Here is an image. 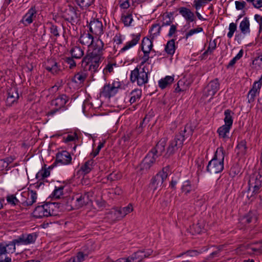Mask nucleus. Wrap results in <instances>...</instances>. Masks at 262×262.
Returning a JSON list of instances; mask_svg holds the SVG:
<instances>
[{
    "label": "nucleus",
    "instance_id": "nucleus-12",
    "mask_svg": "<svg viewBox=\"0 0 262 262\" xmlns=\"http://www.w3.org/2000/svg\"><path fill=\"white\" fill-rule=\"evenodd\" d=\"M15 252L13 247L10 242L3 241L0 243V260H4L5 257H9L8 254Z\"/></svg>",
    "mask_w": 262,
    "mask_h": 262
},
{
    "label": "nucleus",
    "instance_id": "nucleus-47",
    "mask_svg": "<svg viewBox=\"0 0 262 262\" xmlns=\"http://www.w3.org/2000/svg\"><path fill=\"white\" fill-rule=\"evenodd\" d=\"M216 41L215 40H213V46L212 47V48L211 49L210 46H209L208 47L207 50H206L201 56V59H205L207 58V56H208V54H211L213 52V51L216 49Z\"/></svg>",
    "mask_w": 262,
    "mask_h": 262
},
{
    "label": "nucleus",
    "instance_id": "nucleus-56",
    "mask_svg": "<svg viewBox=\"0 0 262 262\" xmlns=\"http://www.w3.org/2000/svg\"><path fill=\"white\" fill-rule=\"evenodd\" d=\"M169 171H170V167H169V166L168 165V166H166L163 167L162 170L160 171L159 172H158V173L160 175L162 176V177L164 179L166 180L168 176Z\"/></svg>",
    "mask_w": 262,
    "mask_h": 262
},
{
    "label": "nucleus",
    "instance_id": "nucleus-1",
    "mask_svg": "<svg viewBox=\"0 0 262 262\" xmlns=\"http://www.w3.org/2000/svg\"><path fill=\"white\" fill-rule=\"evenodd\" d=\"M104 43L98 38L96 39L94 48L92 51L89 50L86 55L83 58L81 66L85 70H88L92 73H94L98 71V68L103 59V51L104 50Z\"/></svg>",
    "mask_w": 262,
    "mask_h": 262
},
{
    "label": "nucleus",
    "instance_id": "nucleus-57",
    "mask_svg": "<svg viewBox=\"0 0 262 262\" xmlns=\"http://www.w3.org/2000/svg\"><path fill=\"white\" fill-rule=\"evenodd\" d=\"M203 31V29L202 27H198L195 29L190 30L185 35L186 39H187L189 36L193 34L201 32Z\"/></svg>",
    "mask_w": 262,
    "mask_h": 262
},
{
    "label": "nucleus",
    "instance_id": "nucleus-23",
    "mask_svg": "<svg viewBox=\"0 0 262 262\" xmlns=\"http://www.w3.org/2000/svg\"><path fill=\"white\" fill-rule=\"evenodd\" d=\"M132 36H133V39L131 41H129L127 42L126 45L122 48L120 51V53H122L127 50L129 49V48H132V47L135 46L137 44L139 40L140 39L141 34L140 33H138L137 34H132Z\"/></svg>",
    "mask_w": 262,
    "mask_h": 262
},
{
    "label": "nucleus",
    "instance_id": "nucleus-49",
    "mask_svg": "<svg viewBox=\"0 0 262 262\" xmlns=\"http://www.w3.org/2000/svg\"><path fill=\"white\" fill-rule=\"evenodd\" d=\"M173 14V13L170 12L169 14H167L163 16V21L161 27L171 25L172 22V20H171L170 18L172 16ZM172 19H173V18H172Z\"/></svg>",
    "mask_w": 262,
    "mask_h": 262
},
{
    "label": "nucleus",
    "instance_id": "nucleus-42",
    "mask_svg": "<svg viewBox=\"0 0 262 262\" xmlns=\"http://www.w3.org/2000/svg\"><path fill=\"white\" fill-rule=\"evenodd\" d=\"M188 90V85H184V82L182 80H179L177 83L174 92L176 93L185 92Z\"/></svg>",
    "mask_w": 262,
    "mask_h": 262
},
{
    "label": "nucleus",
    "instance_id": "nucleus-62",
    "mask_svg": "<svg viewBox=\"0 0 262 262\" xmlns=\"http://www.w3.org/2000/svg\"><path fill=\"white\" fill-rule=\"evenodd\" d=\"M75 139H78V136L76 133H75L74 135H68L66 138H63L65 143L74 141Z\"/></svg>",
    "mask_w": 262,
    "mask_h": 262
},
{
    "label": "nucleus",
    "instance_id": "nucleus-17",
    "mask_svg": "<svg viewBox=\"0 0 262 262\" xmlns=\"http://www.w3.org/2000/svg\"><path fill=\"white\" fill-rule=\"evenodd\" d=\"M165 180V179L162 176L157 173L151 178L149 186L154 191L158 189L160 190L162 188V184Z\"/></svg>",
    "mask_w": 262,
    "mask_h": 262
},
{
    "label": "nucleus",
    "instance_id": "nucleus-3",
    "mask_svg": "<svg viewBox=\"0 0 262 262\" xmlns=\"http://www.w3.org/2000/svg\"><path fill=\"white\" fill-rule=\"evenodd\" d=\"M92 194L90 192L77 193L71 199V207L72 209H78L92 203Z\"/></svg>",
    "mask_w": 262,
    "mask_h": 262
},
{
    "label": "nucleus",
    "instance_id": "nucleus-33",
    "mask_svg": "<svg viewBox=\"0 0 262 262\" xmlns=\"http://www.w3.org/2000/svg\"><path fill=\"white\" fill-rule=\"evenodd\" d=\"M164 50L169 55H173L174 54L176 50L175 40L174 39L167 41Z\"/></svg>",
    "mask_w": 262,
    "mask_h": 262
},
{
    "label": "nucleus",
    "instance_id": "nucleus-50",
    "mask_svg": "<svg viewBox=\"0 0 262 262\" xmlns=\"http://www.w3.org/2000/svg\"><path fill=\"white\" fill-rule=\"evenodd\" d=\"M121 177H122V175L120 172H113L110 173L107 176V180H109L110 181H117V180L120 179L121 178Z\"/></svg>",
    "mask_w": 262,
    "mask_h": 262
},
{
    "label": "nucleus",
    "instance_id": "nucleus-20",
    "mask_svg": "<svg viewBox=\"0 0 262 262\" xmlns=\"http://www.w3.org/2000/svg\"><path fill=\"white\" fill-rule=\"evenodd\" d=\"M79 41L81 44L86 45L93 49L96 40L94 41L93 35L88 33L82 35L79 38Z\"/></svg>",
    "mask_w": 262,
    "mask_h": 262
},
{
    "label": "nucleus",
    "instance_id": "nucleus-32",
    "mask_svg": "<svg viewBox=\"0 0 262 262\" xmlns=\"http://www.w3.org/2000/svg\"><path fill=\"white\" fill-rule=\"evenodd\" d=\"M174 80V78L172 76H166L165 78L160 79L159 81V86L162 89L166 88L169 85H170Z\"/></svg>",
    "mask_w": 262,
    "mask_h": 262
},
{
    "label": "nucleus",
    "instance_id": "nucleus-52",
    "mask_svg": "<svg viewBox=\"0 0 262 262\" xmlns=\"http://www.w3.org/2000/svg\"><path fill=\"white\" fill-rule=\"evenodd\" d=\"M64 187V186H61L58 187H55V188L52 193L53 196L56 198H60V196L63 194V190Z\"/></svg>",
    "mask_w": 262,
    "mask_h": 262
},
{
    "label": "nucleus",
    "instance_id": "nucleus-34",
    "mask_svg": "<svg viewBox=\"0 0 262 262\" xmlns=\"http://www.w3.org/2000/svg\"><path fill=\"white\" fill-rule=\"evenodd\" d=\"M70 53L75 59H80L84 55L83 51L80 47L77 46L73 47L70 50Z\"/></svg>",
    "mask_w": 262,
    "mask_h": 262
},
{
    "label": "nucleus",
    "instance_id": "nucleus-38",
    "mask_svg": "<svg viewBox=\"0 0 262 262\" xmlns=\"http://www.w3.org/2000/svg\"><path fill=\"white\" fill-rule=\"evenodd\" d=\"M23 236H24L25 245L34 243L37 237L36 233L23 234Z\"/></svg>",
    "mask_w": 262,
    "mask_h": 262
},
{
    "label": "nucleus",
    "instance_id": "nucleus-63",
    "mask_svg": "<svg viewBox=\"0 0 262 262\" xmlns=\"http://www.w3.org/2000/svg\"><path fill=\"white\" fill-rule=\"evenodd\" d=\"M235 8L237 10H243L246 7V3L244 1H242V2L235 1Z\"/></svg>",
    "mask_w": 262,
    "mask_h": 262
},
{
    "label": "nucleus",
    "instance_id": "nucleus-64",
    "mask_svg": "<svg viewBox=\"0 0 262 262\" xmlns=\"http://www.w3.org/2000/svg\"><path fill=\"white\" fill-rule=\"evenodd\" d=\"M253 219H255V217H254V215L252 212H249L244 217L245 222L247 224L251 223Z\"/></svg>",
    "mask_w": 262,
    "mask_h": 262
},
{
    "label": "nucleus",
    "instance_id": "nucleus-61",
    "mask_svg": "<svg viewBox=\"0 0 262 262\" xmlns=\"http://www.w3.org/2000/svg\"><path fill=\"white\" fill-rule=\"evenodd\" d=\"M74 58L73 56L71 57H67L65 59V61L70 65V68L73 69L74 67H76V64L75 61L74 60Z\"/></svg>",
    "mask_w": 262,
    "mask_h": 262
},
{
    "label": "nucleus",
    "instance_id": "nucleus-16",
    "mask_svg": "<svg viewBox=\"0 0 262 262\" xmlns=\"http://www.w3.org/2000/svg\"><path fill=\"white\" fill-rule=\"evenodd\" d=\"M36 13L37 11L35 7H32L29 9L27 13L23 17L20 22L24 24L25 26L31 24L33 22V19L36 18Z\"/></svg>",
    "mask_w": 262,
    "mask_h": 262
},
{
    "label": "nucleus",
    "instance_id": "nucleus-37",
    "mask_svg": "<svg viewBox=\"0 0 262 262\" xmlns=\"http://www.w3.org/2000/svg\"><path fill=\"white\" fill-rule=\"evenodd\" d=\"M87 75L82 72L75 74L72 79V81L75 83H83L86 78Z\"/></svg>",
    "mask_w": 262,
    "mask_h": 262
},
{
    "label": "nucleus",
    "instance_id": "nucleus-30",
    "mask_svg": "<svg viewBox=\"0 0 262 262\" xmlns=\"http://www.w3.org/2000/svg\"><path fill=\"white\" fill-rule=\"evenodd\" d=\"M53 166L52 165L49 166L48 168H42L36 174V178L39 181L43 180L45 178L49 177L50 174L49 169L52 168Z\"/></svg>",
    "mask_w": 262,
    "mask_h": 262
},
{
    "label": "nucleus",
    "instance_id": "nucleus-8",
    "mask_svg": "<svg viewBox=\"0 0 262 262\" xmlns=\"http://www.w3.org/2000/svg\"><path fill=\"white\" fill-rule=\"evenodd\" d=\"M183 144L181 140L174 137L173 140L169 142L164 157L167 158L173 155L179 148H182Z\"/></svg>",
    "mask_w": 262,
    "mask_h": 262
},
{
    "label": "nucleus",
    "instance_id": "nucleus-22",
    "mask_svg": "<svg viewBox=\"0 0 262 262\" xmlns=\"http://www.w3.org/2000/svg\"><path fill=\"white\" fill-rule=\"evenodd\" d=\"M196 189V186L192 183L190 180H187L184 182L182 187V192L185 195H187L192 191H194Z\"/></svg>",
    "mask_w": 262,
    "mask_h": 262
},
{
    "label": "nucleus",
    "instance_id": "nucleus-5",
    "mask_svg": "<svg viewBox=\"0 0 262 262\" xmlns=\"http://www.w3.org/2000/svg\"><path fill=\"white\" fill-rule=\"evenodd\" d=\"M55 203H47L41 205H38L34 209L32 215L36 219L54 215L53 207Z\"/></svg>",
    "mask_w": 262,
    "mask_h": 262
},
{
    "label": "nucleus",
    "instance_id": "nucleus-58",
    "mask_svg": "<svg viewBox=\"0 0 262 262\" xmlns=\"http://www.w3.org/2000/svg\"><path fill=\"white\" fill-rule=\"evenodd\" d=\"M105 143V141H104L103 142H99L98 146H97V148L95 149V151H93V152L91 154V155H93V157H96L97 156L101 149L103 147L104 144Z\"/></svg>",
    "mask_w": 262,
    "mask_h": 262
},
{
    "label": "nucleus",
    "instance_id": "nucleus-19",
    "mask_svg": "<svg viewBox=\"0 0 262 262\" xmlns=\"http://www.w3.org/2000/svg\"><path fill=\"white\" fill-rule=\"evenodd\" d=\"M145 258L142 250H138L127 258H121V262H140Z\"/></svg>",
    "mask_w": 262,
    "mask_h": 262
},
{
    "label": "nucleus",
    "instance_id": "nucleus-26",
    "mask_svg": "<svg viewBox=\"0 0 262 262\" xmlns=\"http://www.w3.org/2000/svg\"><path fill=\"white\" fill-rule=\"evenodd\" d=\"M95 165V163L93 159L89 160L81 166L80 170L84 174H88L93 169Z\"/></svg>",
    "mask_w": 262,
    "mask_h": 262
},
{
    "label": "nucleus",
    "instance_id": "nucleus-55",
    "mask_svg": "<svg viewBox=\"0 0 262 262\" xmlns=\"http://www.w3.org/2000/svg\"><path fill=\"white\" fill-rule=\"evenodd\" d=\"M139 75V70L138 67H136L134 70L132 71L130 79L132 82H134L136 81H137L138 77Z\"/></svg>",
    "mask_w": 262,
    "mask_h": 262
},
{
    "label": "nucleus",
    "instance_id": "nucleus-44",
    "mask_svg": "<svg viewBox=\"0 0 262 262\" xmlns=\"http://www.w3.org/2000/svg\"><path fill=\"white\" fill-rule=\"evenodd\" d=\"M12 247H13L14 250L15 251L16 245L19 246L21 245H25V243L24 239L23 234L18 236L17 238L13 239L12 241H10Z\"/></svg>",
    "mask_w": 262,
    "mask_h": 262
},
{
    "label": "nucleus",
    "instance_id": "nucleus-43",
    "mask_svg": "<svg viewBox=\"0 0 262 262\" xmlns=\"http://www.w3.org/2000/svg\"><path fill=\"white\" fill-rule=\"evenodd\" d=\"M207 88L210 89L211 91H213V92L216 93L220 88V83L219 82L218 78H215L211 81Z\"/></svg>",
    "mask_w": 262,
    "mask_h": 262
},
{
    "label": "nucleus",
    "instance_id": "nucleus-18",
    "mask_svg": "<svg viewBox=\"0 0 262 262\" xmlns=\"http://www.w3.org/2000/svg\"><path fill=\"white\" fill-rule=\"evenodd\" d=\"M133 210L132 205L129 204L127 206L123 208H120L115 209L114 211V215L115 219L120 220L125 216L128 213L131 212Z\"/></svg>",
    "mask_w": 262,
    "mask_h": 262
},
{
    "label": "nucleus",
    "instance_id": "nucleus-27",
    "mask_svg": "<svg viewBox=\"0 0 262 262\" xmlns=\"http://www.w3.org/2000/svg\"><path fill=\"white\" fill-rule=\"evenodd\" d=\"M48 63L50 65L46 66V69L53 74H57L60 71L57 63L53 60L48 61Z\"/></svg>",
    "mask_w": 262,
    "mask_h": 262
},
{
    "label": "nucleus",
    "instance_id": "nucleus-48",
    "mask_svg": "<svg viewBox=\"0 0 262 262\" xmlns=\"http://www.w3.org/2000/svg\"><path fill=\"white\" fill-rule=\"evenodd\" d=\"M241 171V168L239 167V165L236 163L234 164L230 168V171H229V175L233 178L235 176L237 175Z\"/></svg>",
    "mask_w": 262,
    "mask_h": 262
},
{
    "label": "nucleus",
    "instance_id": "nucleus-45",
    "mask_svg": "<svg viewBox=\"0 0 262 262\" xmlns=\"http://www.w3.org/2000/svg\"><path fill=\"white\" fill-rule=\"evenodd\" d=\"M202 252V250H189L185 252H183L177 256V257H181L184 255H186L187 256L194 257L197 256L199 254H201Z\"/></svg>",
    "mask_w": 262,
    "mask_h": 262
},
{
    "label": "nucleus",
    "instance_id": "nucleus-28",
    "mask_svg": "<svg viewBox=\"0 0 262 262\" xmlns=\"http://www.w3.org/2000/svg\"><path fill=\"white\" fill-rule=\"evenodd\" d=\"M152 41L147 37H144L142 41L141 50L142 51H146L150 52V51H152L155 52L154 50H152Z\"/></svg>",
    "mask_w": 262,
    "mask_h": 262
},
{
    "label": "nucleus",
    "instance_id": "nucleus-15",
    "mask_svg": "<svg viewBox=\"0 0 262 262\" xmlns=\"http://www.w3.org/2000/svg\"><path fill=\"white\" fill-rule=\"evenodd\" d=\"M90 31L94 34L99 35L103 33V25L98 19H94L89 24Z\"/></svg>",
    "mask_w": 262,
    "mask_h": 262
},
{
    "label": "nucleus",
    "instance_id": "nucleus-41",
    "mask_svg": "<svg viewBox=\"0 0 262 262\" xmlns=\"http://www.w3.org/2000/svg\"><path fill=\"white\" fill-rule=\"evenodd\" d=\"M68 99H52L51 102L52 105L56 106V108H59V110L66 104Z\"/></svg>",
    "mask_w": 262,
    "mask_h": 262
},
{
    "label": "nucleus",
    "instance_id": "nucleus-24",
    "mask_svg": "<svg viewBox=\"0 0 262 262\" xmlns=\"http://www.w3.org/2000/svg\"><path fill=\"white\" fill-rule=\"evenodd\" d=\"M179 13L187 21H193L194 20V13L190 9L186 7H181L179 8Z\"/></svg>",
    "mask_w": 262,
    "mask_h": 262
},
{
    "label": "nucleus",
    "instance_id": "nucleus-54",
    "mask_svg": "<svg viewBox=\"0 0 262 262\" xmlns=\"http://www.w3.org/2000/svg\"><path fill=\"white\" fill-rule=\"evenodd\" d=\"M48 24L50 26V30L51 33L56 37H59V33L58 32V29L57 26L54 25L51 22L49 23Z\"/></svg>",
    "mask_w": 262,
    "mask_h": 262
},
{
    "label": "nucleus",
    "instance_id": "nucleus-10",
    "mask_svg": "<svg viewBox=\"0 0 262 262\" xmlns=\"http://www.w3.org/2000/svg\"><path fill=\"white\" fill-rule=\"evenodd\" d=\"M194 128L191 124H187L184 128H182L180 131L175 135V137L181 140L184 144V141L190 138L193 135Z\"/></svg>",
    "mask_w": 262,
    "mask_h": 262
},
{
    "label": "nucleus",
    "instance_id": "nucleus-9",
    "mask_svg": "<svg viewBox=\"0 0 262 262\" xmlns=\"http://www.w3.org/2000/svg\"><path fill=\"white\" fill-rule=\"evenodd\" d=\"M22 199L21 203L24 206H31L35 203L37 199V193L35 191L31 190L29 188V191H24L21 193Z\"/></svg>",
    "mask_w": 262,
    "mask_h": 262
},
{
    "label": "nucleus",
    "instance_id": "nucleus-51",
    "mask_svg": "<svg viewBox=\"0 0 262 262\" xmlns=\"http://www.w3.org/2000/svg\"><path fill=\"white\" fill-rule=\"evenodd\" d=\"M162 27L160 26L159 25L157 24H153L152 25L151 29L150 30V31L154 32V33L152 34L153 36L152 38L155 36H157L160 34Z\"/></svg>",
    "mask_w": 262,
    "mask_h": 262
},
{
    "label": "nucleus",
    "instance_id": "nucleus-11",
    "mask_svg": "<svg viewBox=\"0 0 262 262\" xmlns=\"http://www.w3.org/2000/svg\"><path fill=\"white\" fill-rule=\"evenodd\" d=\"M157 159L152 154L148 152L139 165L140 171L148 170L155 163Z\"/></svg>",
    "mask_w": 262,
    "mask_h": 262
},
{
    "label": "nucleus",
    "instance_id": "nucleus-4",
    "mask_svg": "<svg viewBox=\"0 0 262 262\" xmlns=\"http://www.w3.org/2000/svg\"><path fill=\"white\" fill-rule=\"evenodd\" d=\"M81 13L76 7L68 5L62 11V17L72 25L77 24L80 20Z\"/></svg>",
    "mask_w": 262,
    "mask_h": 262
},
{
    "label": "nucleus",
    "instance_id": "nucleus-40",
    "mask_svg": "<svg viewBox=\"0 0 262 262\" xmlns=\"http://www.w3.org/2000/svg\"><path fill=\"white\" fill-rule=\"evenodd\" d=\"M231 113L232 112L231 110L229 109L225 110L224 112L225 118L224 119V121L225 125L232 127L233 120Z\"/></svg>",
    "mask_w": 262,
    "mask_h": 262
},
{
    "label": "nucleus",
    "instance_id": "nucleus-53",
    "mask_svg": "<svg viewBox=\"0 0 262 262\" xmlns=\"http://www.w3.org/2000/svg\"><path fill=\"white\" fill-rule=\"evenodd\" d=\"M7 201L9 204L13 205H16L19 203H20L19 200L17 199L14 195H8L7 196Z\"/></svg>",
    "mask_w": 262,
    "mask_h": 262
},
{
    "label": "nucleus",
    "instance_id": "nucleus-13",
    "mask_svg": "<svg viewBox=\"0 0 262 262\" xmlns=\"http://www.w3.org/2000/svg\"><path fill=\"white\" fill-rule=\"evenodd\" d=\"M72 157L70 154L66 150L58 152L56 155L55 161L52 164L53 166L56 165L57 163L61 164L67 165L71 163Z\"/></svg>",
    "mask_w": 262,
    "mask_h": 262
},
{
    "label": "nucleus",
    "instance_id": "nucleus-21",
    "mask_svg": "<svg viewBox=\"0 0 262 262\" xmlns=\"http://www.w3.org/2000/svg\"><path fill=\"white\" fill-rule=\"evenodd\" d=\"M262 85V76L260 79L255 81L252 85V89L249 91L248 96H250L251 98H254L257 96V94L259 93L260 89Z\"/></svg>",
    "mask_w": 262,
    "mask_h": 262
},
{
    "label": "nucleus",
    "instance_id": "nucleus-60",
    "mask_svg": "<svg viewBox=\"0 0 262 262\" xmlns=\"http://www.w3.org/2000/svg\"><path fill=\"white\" fill-rule=\"evenodd\" d=\"M207 0H194L193 7L196 10H199L206 3Z\"/></svg>",
    "mask_w": 262,
    "mask_h": 262
},
{
    "label": "nucleus",
    "instance_id": "nucleus-29",
    "mask_svg": "<svg viewBox=\"0 0 262 262\" xmlns=\"http://www.w3.org/2000/svg\"><path fill=\"white\" fill-rule=\"evenodd\" d=\"M239 29L241 32L244 34L250 33V22L247 17H245L240 23Z\"/></svg>",
    "mask_w": 262,
    "mask_h": 262
},
{
    "label": "nucleus",
    "instance_id": "nucleus-6",
    "mask_svg": "<svg viewBox=\"0 0 262 262\" xmlns=\"http://www.w3.org/2000/svg\"><path fill=\"white\" fill-rule=\"evenodd\" d=\"M121 85L122 83L118 79L114 80L112 84L108 83L103 86L100 92V95L107 98L113 97L121 89Z\"/></svg>",
    "mask_w": 262,
    "mask_h": 262
},
{
    "label": "nucleus",
    "instance_id": "nucleus-31",
    "mask_svg": "<svg viewBox=\"0 0 262 262\" xmlns=\"http://www.w3.org/2000/svg\"><path fill=\"white\" fill-rule=\"evenodd\" d=\"M236 149L238 151L237 154L238 155L243 156L246 154L247 150V142L245 140H242L237 144Z\"/></svg>",
    "mask_w": 262,
    "mask_h": 262
},
{
    "label": "nucleus",
    "instance_id": "nucleus-39",
    "mask_svg": "<svg viewBox=\"0 0 262 262\" xmlns=\"http://www.w3.org/2000/svg\"><path fill=\"white\" fill-rule=\"evenodd\" d=\"M95 0H75L77 4L82 10H86L93 4Z\"/></svg>",
    "mask_w": 262,
    "mask_h": 262
},
{
    "label": "nucleus",
    "instance_id": "nucleus-59",
    "mask_svg": "<svg viewBox=\"0 0 262 262\" xmlns=\"http://www.w3.org/2000/svg\"><path fill=\"white\" fill-rule=\"evenodd\" d=\"M215 93H216L213 92V91H211L210 89L207 87L204 91L203 95L205 97H210V98H212V97L215 95Z\"/></svg>",
    "mask_w": 262,
    "mask_h": 262
},
{
    "label": "nucleus",
    "instance_id": "nucleus-14",
    "mask_svg": "<svg viewBox=\"0 0 262 262\" xmlns=\"http://www.w3.org/2000/svg\"><path fill=\"white\" fill-rule=\"evenodd\" d=\"M166 144V140L165 138H162L160 140L154 147H152L148 152L152 154L156 158L162 156V154L165 150V146Z\"/></svg>",
    "mask_w": 262,
    "mask_h": 262
},
{
    "label": "nucleus",
    "instance_id": "nucleus-36",
    "mask_svg": "<svg viewBox=\"0 0 262 262\" xmlns=\"http://www.w3.org/2000/svg\"><path fill=\"white\" fill-rule=\"evenodd\" d=\"M148 73L145 71L144 68L142 69V71L139 72V75L138 77L137 83L141 86L146 83L148 81Z\"/></svg>",
    "mask_w": 262,
    "mask_h": 262
},
{
    "label": "nucleus",
    "instance_id": "nucleus-35",
    "mask_svg": "<svg viewBox=\"0 0 262 262\" xmlns=\"http://www.w3.org/2000/svg\"><path fill=\"white\" fill-rule=\"evenodd\" d=\"M121 20L125 26L128 27L130 26V24L133 20L132 17V11H130V10H129L125 14H122Z\"/></svg>",
    "mask_w": 262,
    "mask_h": 262
},
{
    "label": "nucleus",
    "instance_id": "nucleus-7",
    "mask_svg": "<svg viewBox=\"0 0 262 262\" xmlns=\"http://www.w3.org/2000/svg\"><path fill=\"white\" fill-rule=\"evenodd\" d=\"M248 184L250 188H253V193H258L262 184V174L259 171H255L250 177Z\"/></svg>",
    "mask_w": 262,
    "mask_h": 262
},
{
    "label": "nucleus",
    "instance_id": "nucleus-46",
    "mask_svg": "<svg viewBox=\"0 0 262 262\" xmlns=\"http://www.w3.org/2000/svg\"><path fill=\"white\" fill-rule=\"evenodd\" d=\"M7 98H19L18 91L16 88H11L7 91Z\"/></svg>",
    "mask_w": 262,
    "mask_h": 262
},
{
    "label": "nucleus",
    "instance_id": "nucleus-25",
    "mask_svg": "<svg viewBox=\"0 0 262 262\" xmlns=\"http://www.w3.org/2000/svg\"><path fill=\"white\" fill-rule=\"evenodd\" d=\"M231 127V126L225 124L220 126L217 130L219 138L224 139H229L230 138L229 136V132Z\"/></svg>",
    "mask_w": 262,
    "mask_h": 262
},
{
    "label": "nucleus",
    "instance_id": "nucleus-2",
    "mask_svg": "<svg viewBox=\"0 0 262 262\" xmlns=\"http://www.w3.org/2000/svg\"><path fill=\"white\" fill-rule=\"evenodd\" d=\"M226 152L222 146L217 148L213 158L208 162L206 168L207 172L211 174L222 172L224 169V161Z\"/></svg>",
    "mask_w": 262,
    "mask_h": 262
}]
</instances>
